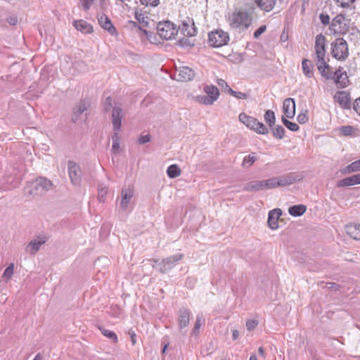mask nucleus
Listing matches in <instances>:
<instances>
[{"label": "nucleus", "instance_id": "obj_25", "mask_svg": "<svg viewBox=\"0 0 360 360\" xmlns=\"http://www.w3.org/2000/svg\"><path fill=\"white\" fill-rule=\"evenodd\" d=\"M74 27L84 34H89L93 32V27L84 20H75L73 22Z\"/></svg>", "mask_w": 360, "mask_h": 360}, {"label": "nucleus", "instance_id": "obj_32", "mask_svg": "<svg viewBox=\"0 0 360 360\" xmlns=\"http://www.w3.org/2000/svg\"><path fill=\"white\" fill-rule=\"evenodd\" d=\"M336 3L340 6L342 8H347V13H350L352 14L354 13V7L352 6L350 4L354 3L355 0H335Z\"/></svg>", "mask_w": 360, "mask_h": 360}, {"label": "nucleus", "instance_id": "obj_19", "mask_svg": "<svg viewBox=\"0 0 360 360\" xmlns=\"http://www.w3.org/2000/svg\"><path fill=\"white\" fill-rule=\"evenodd\" d=\"M283 112L286 118H292L295 115V102L293 98H288L283 103Z\"/></svg>", "mask_w": 360, "mask_h": 360}, {"label": "nucleus", "instance_id": "obj_11", "mask_svg": "<svg viewBox=\"0 0 360 360\" xmlns=\"http://www.w3.org/2000/svg\"><path fill=\"white\" fill-rule=\"evenodd\" d=\"M68 171L70 181L72 184L77 186L82 181V171L79 166L74 161H68Z\"/></svg>", "mask_w": 360, "mask_h": 360}, {"label": "nucleus", "instance_id": "obj_1", "mask_svg": "<svg viewBox=\"0 0 360 360\" xmlns=\"http://www.w3.org/2000/svg\"><path fill=\"white\" fill-rule=\"evenodd\" d=\"M314 49L316 59V65L321 76L326 79L333 80L338 88H345L349 83L347 72L341 67L335 72L331 70L330 66L326 60V37L322 34L316 35Z\"/></svg>", "mask_w": 360, "mask_h": 360}, {"label": "nucleus", "instance_id": "obj_28", "mask_svg": "<svg viewBox=\"0 0 360 360\" xmlns=\"http://www.w3.org/2000/svg\"><path fill=\"white\" fill-rule=\"evenodd\" d=\"M302 69L304 75L311 78L314 75V65L312 63L306 58H304L302 61Z\"/></svg>", "mask_w": 360, "mask_h": 360}, {"label": "nucleus", "instance_id": "obj_9", "mask_svg": "<svg viewBox=\"0 0 360 360\" xmlns=\"http://www.w3.org/2000/svg\"><path fill=\"white\" fill-rule=\"evenodd\" d=\"M208 40L210 46L221 47L228 44L230 37L228 32L219 29L209 33Z\"/></svg>", "mask_w": 360, "mask_h": 360}, {"label": "nucleus", "instance_id": "obj_20", "mask_svg": "<svg viewBox=\"0 0 360 360\" xmlns=\"http://www.w3.org/2000/svg\"><path fill=\"white\" fill-rule=\"evenodd\" d=\"M360 184V173L346 177L338 181V187H348Z\"/></svg>", "mask_w": 360, "mask_h": 360}, {"label": "nucleus", "instance_id": "obj_22", "mask_svg": "<svg viewBox=\"0 0 360 360\" xmlns=\"http://www.w3.org/2000/svg\"><path fill=\"white\" fill-rule=\"evenodd\" d=\"M181 30L186 36L193 37L197 33V29L195 27L194 22L193 20L190 19L182 22Z\"/></svg>", "mask_w": 360, "mask_h": 360}, {"label": "nucleus", "instance_id": "obj_57", "mask_svg": "<svg viewBox=\"0 0 360 360\" xmlns=\"http://www.w3.org/2000/svg\"><path fill=\"white\" fill-rule=\"evenodd\" d=\"M259 184L260 191L268 190L266 179L262 180V181H259Z\"/></svg>", "mask_w": 360, "mask_h": 360}, {"label": "nucleus", "instance_id": "obj_44", "mask_svg": "<svg viewBox=\"0 0 360 360\" xmlns=\"http://www.w3.org/2000/svg\"><path fill=\"white\" fill-rule=\"evenodd\" d=\"M268 190L278 188V182L276 177L266 179Z\"/></svg>", "mask_w": 360, "mask_h": 360}, {"label": "nucleus", "instance_id": "obj_34", "mask_svg": "<svg viewBox=\"0 0 360 360\" xmlns=\"http://www.w3.org/2000/svg\"><path fill=\"white\" fill-rule=\"evenodd\" d=\"M167 174L169 178H176L181 174V169L176 164L172 165L167 167Z\"/></svg>", "mask_w": 360, "mask_h": 360}, {"label": "nucleus", "instance_id": "obj_54", "mask_svg": "<svg viewBox=\"0 0 360 360\" xmlns=\"http://www.w3.org/2000/svg\"><path fill=\"white\" fill-rule=\"evenodd\" d=\"M217 84L221 86V88H223L225 91H226L227 92H229V88H231L227 82L222 79H217Z\"/></svg>", "mask_w": 360, "mask_h": 360}, {"label": "nucleus", "instance_id": "obj_13", "mask_svg": "<svg viewBox=\"0 0 360 360\" xmlns=\"http://www.w3.org/2000/svg\"><path fill=\"white\" fill-rule=\"evenodd\" d=\"M124 117V111L121 105H115L112 110V123L114 131H119L121 129L122 120Z\"/></svg>", "mask_w": 360, "mask_h": 360}, {"label": "nucleus", "instance_id": "obj_4", "mask_svg": "<svg viewBox=\"0 0 360 360\" xmlns=\"http://www.w3.org/2000/svg\"><path fill=\"white\" fill-rule=\"evenodd\" d=\"M350 13H347L343 11L337 15L333 20L330 26V30L334 34H346L350 27L351 19L349 17Z\"/></svg>", "mask_w": 360, "mask_h": 360}, {"label": "nucleus", "instance_id": "obj_36", "mask_svg": "<svg viewBox=\"0 0 360 360\" xmlns=\"http://www.w3.org/2000/svg\"><path fill=\"white\" fill-rule=\"evenodd\" d=\"M243 190L245 191H249V192L259 191L260 188H259V181H250V182L245 184L243 186Z\"/></svg>", "mask_w": 360, "mask_h": 360}, {"label": "nucleus", "instance_id": "obj_6", "mask_svg": "<svg viewBox=\"0 0 360 360\" xmlns=\"http://www.w3.org/2000/svg\"><path fill=\"white\" fill-rule=\"evenodd\" d=\"M184 257V255L181 253H177L172 256L166 257L163 259L161 262H159L158 259H153V262L155 263L153 264V268H155L158 271H159L162 274L166 273L167 271L172 269L176 263L181 260Z\"/></svg>", "mask_w": 360, "mask_h": 360}, {"label": "nucleus", "instance_id": "obj_47", "mask_svg": "<svg viewBox=\"0 0 360 360\" xmlns=\"http://www.w3.org/2000/svg\"><path fill=\"white\" fill-rule=\"evenodd\" d=\"M94 0H80L81 6L84 11H88L94 4Z\"/></svg>", "mask_w": 360, "mask_h": 360}, {"label": "nucleus", "instance_id": "obj_30", "mask_svg": "<svg viewBox=\"0 0 360 360\" xmlns=\"http://www.w3.org/2000/svg\"><path fill=\"white\" fill-rule=\"evenodd\" d=\"M307 210V207L304 205H297L289 207L288 212L291 216L300 217L303 215Z\"/></svg>", "mask_w": 360, "mask_h": 360}, {"label": "nucleus", "instance_id": "obj_50", "mask_svg": "<svg viewBox=\"0 0 360 360\" xmlns=\"http://www.w3.org/2000/svg\"><path fill=\"white\" fill-rule=\"evenodd\" d=\"M257 324H258V321L257 320H253V319L248 320L246 321L247 329L250 331L256 328Z\"/></svg>", "mask_w": 360, "mask_h": 360}, {"label": "nucleus", "instance_id": "obj_29", "mask_svg": "<svg viewBox=\"0 0 360 360\" xmlns=\"http://www.w3.org/2000/svg\"><path fill=\"white\" fill-rule=\"evenodd\" d=\"M356 172H360V159L354 161L351 164L340 169V172L342 174H349Z\"/></svg>", "mask_w": 360, "mask_h": 360}, {"label": "nucleus", "instance_id": "obj_17", "mask_svg": "<svg viewBox=\"0 0 360 360\" xmlns=\"http://www.w3.org/2000/svg\"><path fill=\"white\" fill-rule=\"evenodd\" d=\"M335 102L338 103L341 108L350 109L352 108L349 94L344 91H338L333 97Z\"/></svg>", "mask_w": 360, "mask_h": 360}, {"label": "nucleus", "instance_id": "obj_7", "mask_svg": "<svg viewBox=\"0 0 360 360\" xmlns=\"http://www.w3.org/2000/svg\"><path fill=\"white\" fill-rule=\"evenodd\" d=\"M331 55L338 60H345L348 57V45L344 39L338 38L331 43Z\"/></svg>", "mask_w": 360, "mask_h": 360}, {"label": "nucleus", "instance_id": "obj_63", "mask_svg": "<svg viewBox=\"0 0 360 360\" xmlns=\"http://www.w3.org/2000/svg\"><path fill=\"white\" fill-rule=\"evenodd\" d=\"M33 360H41V356L40 354H37Z\"/></svg>", "mask_w": 360, "mask_h": 360}, {"label": "nucleus", "instance_id": "obj_15", "mask_svg": "<svg viewBox=\"0 0 360 360\" xmlns=\"http://www.w3.org/2000/svg\"><path fill=\"white\" fill-rule=\"evenodd\" d=\"M134 195V191L130 187H124L121 191L120 207L123 211H126L129 207Z\"/></svg>", "mask_w": 360, "mask_h": 360}, {"label": "nucleus", "instance_id": "obj_49", "mask_svg": "<svg viewBox=\"0 0 360 360\" xmlns=\"http://www.w3.org/2000/svg\"><path fill=\"white\" fill-rule=\"evenodd\" d=\"M141 4L145 6H150L152 7L157 6L160 1L159 0H140Z\"/></svg>", "mask_w": 360, "mask_h": 360}, {"label": "nucleus", "instance_id": "obj_64", "mask_svg": "<svg viewBox=\"0 0 360 360\" xmlns=\"http://www.w3.org/2000/svg\"><path fill=\"white\" fill-rule=\"evenodd\" d=\"M250 360H257V358L255 354H252L250 357Z\"/></svg>", "mask_w": 360, "mask_h": 360}, {"label": "nucleus", "instance_id": "obj_59", "mask_svg": "<svg viewBox=\"0 0 360 360\" xmlns=\"http://www.w3.org/2000/svg\"><path fill=\"white\" fill-rule=\"evenodd\" d=\"M238 336H239V332L237 330H233V333H232L233 340H237L238 338Z\"/></svg>", "mask_w": 360, "mask_h": 360}, {"label": "nucleus", "instance_id": "obj_61", "mask_svg": "<svg viewBox=\"0 0 360 360\" xmlns=\"http://www.w3.org/2000/svg\"><path fill=\"white\" fill-rule=\"evenodd\" d=\"M9 24L12 25H15L16 23H17V18H10L8 20Z\"/></svg>", "mask_w": 360, "mask_h": 360}, {"label": "nucleus", "instance_id": "obj_12", "mask_svg": "<svg viewBox=\"0 0 360 360\" xmlns=\"http://www.w3.org/2000/svg\"><path fill=\"white\" fill-rule=\"evenodd\" d=\"M135 18L139 22V23L141 25V27L140 25H138L137 23L135 22H131L133 23V25L135 27H138L139 29L141 30L145 34L147 39L151 43H153V40H152L153 33L142 28V27H146L148 26L149 18L143 13L136 12L135 13Z\"/></svg>", "mask_w": 360, "mask_h": 360}, {"label": "nucleus", "instance_id": "obj_43", "mask_svg": "<svg viewBox=\"0 0 360 360\" xmlns=\"http://www.w3.org/2000/svg\"><path fill=\"white\" fill-rule=\"evenodd\" d=\"M229 93L233 97L239 99H246L248 97L246 94L240 91H233L231 88H229Z\"/></svg>", "mask_w": 360, "mask_h": 360}, {"label": "nucleus", "instance_id": "obj_46", "mask_svg": "<svg viewBox=\"0 0 360 360\" xmlns=\"http://www.w3.org/2000/svg\"><path fill=\"white\" fill-rule=\"evenodd\" d=\"M340 131L342 134H343L345 136H349V135L352 134V133L354 131V129L351 126H343V127H341V128L340 129Z\"/></svg>", "mask_w": 360, "mask_h": 360}, {"label": "nucleus", "instance_id": "obj_41", "mask_svg": "<svg viewBox=\"0 0 360 360\" xmlns=\"http://www.w3.org/2000/svg\"><path fill=\"white\" fill-rule=\"evenodd\" d=\"M100 330L104 336L112 340L114 342H117V340H118L117 336L114 332L109 330L108 329L101 328H100Z\"/></svg>", "mask_w": 360, "mask_h": 360}, {"label": "nucleus", "instance_id": "obj_8", "mask_svg": "<svg viewBox=\"0 0 360 360\" xmlns=\"http://www.w3.org/2000/svg\"><path fill=\"white\" fill-rule=\"evenodd\" d=\"M157 31L159 36L165 40H169L178 33V30L170 21L160 22L157 25Z\"/></svg>", "mask_w": 360, "mask_h": 360}, {"label": "nucleus", "instance_id": "obj_56", "mask_svg": "<svg viewBox=\"0 0 360 360\" xmlns=\"http://www.w3.org/2000/svg\"><path fill=\"white\" fill-rule=\"evenodd\" d=\"M319 18H320L321 22L323 25H328L329 24V22H330V17H329L328 15L321 14Z\"/></svg>", "mask_w": 360, "mask_h": 360}, {"label": "nucleus", "instance_id": "obj_62", "mask_svg": "<svg viewBox=\"0 0 360 360\" xmlns=\"http://www.w3.org/2000/svg\"><path fill=\"white\" fill-rule=\"evenodd\" d=\"M287 36L285 35L284 34H282L281 36V40L282 41H285L287 40Z\"/></svg>", "mask_w": 360, "mask_h": 360}, {"label": "nucleus", "instance_id": "obj_48", "mask_svg": "<svg viewBox=\"0 0 360 360\" xmlns=\"http://www.w3.org/2000/svg\"><path fill=\"white\" fill-rule=\"evenodd\" d=\"M202 326V320L200 316H197L196 321L193 328V334L197 335L199 333V330Z\"/></svg>", "mask_w": 360, "mask_h": 360}, {"label": "nucleus", "instance_id": "obj_10", "mask_svg": "<svg viewBox=\"0 0 360 360\" xmlns=\"http://www.w3.org/2000/svg\"><path fill=\"white\" fill-rule=\"evenodd\" d=\"M195 77V71L188 66H181L176 68L174 79L182 82L192 81Z\"/></svg>", "mask_w": 360, "mask_h": 360}, {"label": "nucleus", "instance_id": "obj_3", "mask_svg": "<svg viewBox=\"0 0 360 360\" xmlns=\"http://www.w3.org/2000/svg\"><path fill=\"white\" fill-rule=\"evenodd\" d=\"M52 183L45 177H39L30 182L25 188V192L29 195H42L52 188Z\"/></svg>", "mask_w": 360, "mask_h": 360}, {"label": "nucleus", "instance_id": "obj_60", "mask_svg": "<svg viewBox=\"0 0 360 360\" xmlns=\"http://www.w3.org/2000/svg\"><path fill=\"white\" fill-rule=\"evenodd\" d=\"M258 353L260 356L265 358V352H264V349L262 347H259Z\"/></svg>", "mask_w": 360, "mask_h": 360}, {"label": "nucleus", "instance_id": "obj_51", "mask_svg": "<svg viewBox=\"0 0 360 360\" xmlns=\"http://www.w3.org/2000/svg\"><path fill=\"white\" fill-rule=\"evenodd\" d=\"M297 120L300 124H305L308 121V117L306 113H300L297 117Z\"/></svg>", "mask_w": 360, "mask_h": 360}, {"label": "nucleus", "instance_id": "obj_2", "mask_svg": "<svg viewBox=\"0 0 360 360\" xmlns=\"http://www.w3.org/2000/svg\"><path fill=\"white\" fill-rule=\"evenodd\" d=\"M226 18L231 27L243 30L249 28L252 22L250 13L241 9L228 13Z\"/></svg>", "mask_w": 360, "mask_h": 360}, {"label": "nucleus", "instance_id": "obj_52", "mask_svg": "<svg viewBox=\"0 0 360 360\" xmlns=\"http://www.w3.org/2000/svg\"><path fill=\"white\" fill-rule=\"evenodd\" d=\"M266 30V25H262L260 26L255 32H254V37L255 38H259V36L263 34Z\"/></svg>", "mask_w": 360, "mask_h": 360}, {"label": "nucleus", "instance_id": "obj_40", "mask_svg": "<svg viewBox=\"0 0 360 360\" xmlns=\"http://www.w3.org/2000/svg\"><path fill=\"white\" fill-rule=\"evenodd\" d=\"M14 272V264L11 263L8 267L4 270L3 274V278L6 282H8L11 278Z\"/></svg>", "mask_w": 360, "mask_h": 360}, {"label": "nucleus", "instance_id": "obj_27", "mask_svg": "<svg viewBox=\"0 0 360 360\" xmlns=\"http://www.w3.org/2000/svg\"><path fill=\"white\" fill-rule=\"evenodd\" d=\"M45 240L41 239H34L31 240L26 247V251L30 254L36 253L40 248V247L45 243Z\"/></svg>", "mask_w": 360, "mask_h": 360}, {"label": "nucleus", "instance_id": "obj_35", "mask_svg": "<svg viewBox=\"0 0 360 360\" xmlns=\"http://www.w3.org/2000/svg\"><path fill=\"white\" fill-rule=\"evenodd\" d=\"M264 121L268 124L269 127H272L276 122L275 113L271 110H268L264 114Z\"/></svg>", "mask_w": 360, "mask_h": 360}, {"label": "nucleus", "instance_id": "obj_39", "mask_svg": "<svg viewBox=\"0 0 360 360\" xmlns=\"http://www.w3.org/2000/svg\"><path fill=\"white\" fill-rule=\"evenodd\" d=\"M281 120L283 124L290 131H297L300 129L297 124L295 122H292L287 120V118L284 116H282Z\"/></svg>", "mask_w": 360, "mask_h": 360}, {"label": "nucleus", "instance_id": "obj_26", "mask_svg": "<svg viewBox=\"0 0 360 360\" xmlns=\"http://www.w3.org/2000/svg\"><path fill=\"white\" fill-rule=\"evenodd\" d=\"M348 236L354 240H360V224H350L345 227Z\"/></svg>", "mask_w": 360, "mask_h": 360}, {"label": "nucleus", "instance_id": "obj_14", "mask_svg": "<svg viewBox=\"0 0 360 360\" xmlns=\"http://www.w3.org/2000/svg\"><path fill=\"white\" fill-rule=\"evenodd\" d=\"M302 178L301 174H297L295 173H288L280 176H276L278 187L292 185L297 181H301Z\"/></svg>", "mask_w": 360, "mask_h": 360}, {"label": "nucleus", "instance_id": "obj_21", "mask_svg": "<svg viewBox=\"0 0 360 360\" xmlns=\"http://www.w3.org/2000/svg\"><path fill=\"white\" fill-rule=\"evenodd\" d=\"M248 128L254 130L259 134H266L269 132L267 127L262 122H259L254 117L251 118Z\"/></svg>", "mask_w": 360, "mask_h": 360}, {"label": "nucleus", "instance_id": "obj_5", "mask_svg": "<svg viewBox=\"0 0 360 360\" xmlns=\"http://www.w3.org/2000/svg\"><path fill=\"white\" fill-rule=\"evenodd\" d=\"M203 91L205 95H198L194 97V100L200 104L212 105L219 97V91L214 85H205Z\"/></svg>", "mask_w": 360, "mask_h": 360}, {"label": "nucleus", "instance_id": "obj_45", "mask_svg": "<svg viewBox=\"0 0 360 360\" xmlns=\"http://www.w3.org/2000/svg\"><path fill=\"white\" fill-rule=\"evenodd\" d=\"M252 117H250L244 112L240 113L238 116L239 121L244 124L247 127Z\"/></svg>", "mask_w": 360, "mask_h": 360}, {"label": "nucleus", "instance_id": "obj_53", "mask_svg": "<svg viewBox=\"0 0 360 360\" xmlns=\"http://www.w3.org/2000/svg\"><path fill=\"white\" fill-rule=\"evenodd\" d=\"M150 141V136L148 134H146V135H141L139 137L138 142L139 144H144V143H148Z\"/></svg>", "mask_w": 360, "mask_h": 360}, {"label": "nucleus", "instance_id": "obj_24", "mask_svg": "<svg viewBox=\"0 0 360 360\" xmlns=\"http://www.w3.org/2000/svg\"><path fill=\"white\" fill-rule=\"evenodd\" d=\"M255 4L261 11L270 12L274 9L276 0H255Z\"/></svg>", "mask_w": 360, "mask_h": 360}, {"label": "nucleus", "instance_id": "obj_18", "mask_svg": "<svg viewBox=\"0 0 360 360\" xmlns=\"http://www.w3.org/2000/svg\"><path fill=\"white\" fill-rule=\"evenodd\" d=\"M282 214V211L279 208L271 210L268 215V226L272 230H276L278 227V219Z\"/></svg>", "mask_w": 360, "mask_h": 360}, {"label": "nucleus", "instance_id": "obj_37", "mask_svg": "<svg viewBox=\"0 0 360 360\" xmlns=\"http://www.w3.org/2000/svg\"><path fill=\"white\" fill-rule=\"evenodd\" d=\"M257 160V158L255 156V153L250 154L243 158L242 165L244 167H250L255 161Z\"/></svg>", "mask_w": 360, "mask_h": 360}, {"label": "nucleus", "instance_id": "obj_23", "mask_svg": "<svg viewBox=\"0 0 360 360\" xmlns=\"http://www.w3.org/2000/svg\"><path fill=\"white\" fill-rule=\"evenodd\" d=\"M191 313L188 309H182L179 312V327L180 330L186 328L190 322Z\"/></svg>", "mask_w": 360, "mask_h": 360}, {"label": "nucleus", "instance_id": "obj_38", "mask_svg": "<svg viewBox=\"0 0 360 360\" xmlns=\"http://www.w3.org/2000/svg\"><path fill=\"white\" fill-rule=\"evenodd\" d=\"M119 131H114V134L112 136V152L113 153H118L120 149V137L118 134Z\"/></svg>", "mask_w": 360, "mask_h": 360}, {"label": "nucleus", "instance_id": "obj_55", "mask_svg": "<svg viewBox=\"0 0 360 360\" xmlns=\"http://www.w3.org/2000/svg\"><path fill=\"white\" fill-rule=\"evenodd\" d=\"M353 108L356 112L360 116V97L356 98L354 103Z\"/></svg>", "mask_w": 360, "mask_h": 360}, {"label": "nucleus", "instance_id": "obj_16", "mask_svg": "<svg viewBox=\"0 0 360 360\" xmlns=\"http://www.w3.org/2000/svg\"><path fill=\"white\" fill-rule=\"evenodd\" d=\"M98 22L99 25L105 31H107L111 36H117V32L114 27L110 19L105 14H101L98 16Z\"/></svg>", "mask_w": 360, "mask_h": 360}, {"label": "nucleus", "instance_id": "obj_31", "mask_svg": "<svg viewBox=\"0 0 360 360\" xmlns=\"http://www.w3.org/2000/svg\"><path fill=\"white\" fill-rule=\"evenodd\" d=\"M89 105L88 102L81 101L77 104L75 108L73 120L76 122L78 119V115L83 114L89 108Z\"/></svg>", "mask_w": 360, "mask_h": 360}, {"label": "nucleus", "instance_id": "obj_33", "mask_svg": "<svg viewBox=\"0 0 360 360\" xmlns=\"http://www.w3.org/2000/svg\"><path fill=\"white\" fill-rule=\"evenodd\" d=\"M270 128L272 132V135L274 137L278 139H282L285 136V130L283 126L274 124L272 127Z\"/></svg>", "mask_w": 360, "mask_h": 360}, {"label": "nucleus", "instance_id": "obj_58", "mask_svg": "<svg viewBox=\"0 0 360 360\" xmlns=\"http://www.w3.org/2000/svg\"><path fill=\"white\" fill-rule=\"evenodd\" d=\"M129 334L130 335L132 345H135L136 344V338H135L136 334H135L134 331H133V330L129 331Z\"/></svg>", "mask_w": 360, "mask_h": 360}, {"label": "nucleus", "instance_id": "obj_42", "mask_svg": "<svg viewBox=\"0 0 360 360\" xmlns=\"http://www.w3.org/2000/svg\"><path fill=\"white\" fill-rule=\"evenodd\" d=\"M98 198L100 202H103L104 201V198H105V195L108 193V188L106 186H103L102 185H100L98 186Z\"/></svg>", "mask_w": 360, "mask_h": 360}]
</instances>
